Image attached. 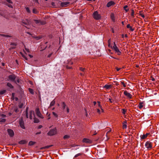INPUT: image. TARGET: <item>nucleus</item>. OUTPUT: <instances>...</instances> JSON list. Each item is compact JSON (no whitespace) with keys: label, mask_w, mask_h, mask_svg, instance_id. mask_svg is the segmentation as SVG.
<instances>
[{"label":"nucleus","mask_w":159,"mask_h":159,"mask_svg":"<svg viewBox=\"0 0 159 159\" xmlns=\"http://www.w3.org/2000/svg\"><path fill=\"white\" fill-rule=\"evenodd\" d=\"M16 78V76L14 74L8 76V79L9 80L12 81H15Z\"/></svg>","instance_id":"5"},{"label":"nucleus","mask_w":159,"mask_h":159,"mask_svg":"<svg viewBox=\"0 0 159 159\" xmlns=\"http://www.w3.org/2000/svg\"><path fill=\"white\" fill-rule=\"evenodd\" d=\"M41 133V132H39L36 133V135L39 134H40Z\"/></svg>","instance_id":"62"},{"label":"nucleus","mask_w":159,"mask_h":159,"mask_svg":"<svg viewBox=\"0 0 159 159\" xmlns=\"http://www.w3.org/2000/svg\"><path fill=\"white\" fill-rule=\"evenodd\" d=\"M6 120L5 119L1 118L0 119V122L4 123L6 121Z\"/></svg>","instance_id":"32"},{"label":"nucleus","mask_w":159,"mask_h":159,"mask_svg":"<svg viewBox=\"0 0 159 159\" xmlns=\"http://www.w3.org/2000/svg\"><path fill=\"white\" fill-rule=\"evenodd\" d=\"M25 114H26V117L27 118H28V113H25Z\"/></svg>","instance_id":"57"},{"label":"nucleus","mask_w":159,"mask_h":159,"mask_svg":"<svg viewBox=\"0 0 159 159\" xmlns=\"http://www.w3.org/2000/svg\"><path fill=\"white\" fill-rule=\"evenodd\" d=\"M26 143V141L24 140H22L19 142V143L20 144H25Z\"/></svg>","instance_id":"18"},{"label":"nucleus","mask_w":159,"mask_h":159,"mask_svg":"<svg viewBox=\"0 0 159 159\" xmlns=\"http://www.w3.org/2000/svg\"><path fill=\"white\" fill-rule=\"evenodd\" d=\"M28 113V107H27L25 109V113Z\"/></svg>","instance_id":"53"},{"label":"nucleus","mask_w":159,"mask_h":159,"mask_svg":"<svg viewBox=\"0 0 159 159\" xmlns=\"http://www.w3.org/2000/svg\"><path fill=\"white\" fill-rule=\"evenodd\" d=\"M42 126L41 125H39V126H38V129H41V128H42Z\"/></svg>","instance_id":"61"},{"label":"nucleus","mask_w":159,"mask_h":159,"mask_svg":"<svg viewBox=\"0 0 159 159\" xmlns=\"http://www.w3.org/2000/svg\"><path fill=\"white\" fill-rule=\"evenodd\" d=\"M20 126L21 127V128H22L23 129H25V127L24 125V123H23V122L21 121H20Z\"/></svg>","instance_id":"20"},{"label":"nucleus","mask_w":159,"mask_h":159,"mask_svg":"<svg viewBox=\"0 0 159 159\" xmlns=\"http://www.w3.org/2000/svg\"><path fill=\"white\" fill-rule=\"evenodd\" d=\"M113 46H111V48L115 51L118 55H120L121 52L118 48L115 42L113 43Z\"/></svg>","instance_id":"1"},{"label":"nucleus","mask_w":159,"mask_h":159,"mask_svg":"<svg viewBox=\"0 0 159 159\" xmlns=\"http://www.w3.org/2000/svg\"><path fill=\"white\" fill-rule=\"evenodd\" d=\"M52 114L53 115L56 117H57L58 116V115L55 113V112H52Z\"/></svg>","instance_id":"39"},{"label":"nucleus","mask_w":159,"mask_h":159,"mask_svg":"<svg viewBox=\"0 0 159 159\" xmlns=\"http://www.w3.org/2000/svg\"><path fill=\"white\" fill-rule=\"evenodd\" d=\"M29 92L32 94H34V90L32 89H31V88H29Z\"/></svg>","instance_id":"27"},{"label":"nucleus","mask_w":159,"mask_h":159,"mask_svg":"<svg viewBox=\"0 0 159 159\" xmlns=\"http://www.w3.org/2000/svg\"><path fill=\"white\" fill-rule=\"evenodd\" d=\"M81 155V154L80 153H78L77 154H76L75 156V157H78L79 156H80Z\"/></svg>","instance_id":"44"},{"label":"nucleus","mask_w":159,"mask_h":159,"mask_svg":"<svg viewBox=\"0 0 159 159\" xmlns=\"http://www.w3.org/2000/svg\"><path fill=\"white\" fill-rule=\"evenodd\" d=\"M57 134V129L55 128L54 129H51L48 133L47 134L49 136H52Z\"/></svg>","instance_id":"3"},{"label":"nucleus","mask_w":159,"mask_h":159,"mask_svg":"<svg viewBox=\"0 0 159 159\" xmlns=\"http://www.w3.org/2000/svg\"><path fill=\"white\" fill-rule=\"evenodd\" d=\"M33 13H35V14L37 13V12L36 10L34 8L33 9Z\"/></svg>","instance_id":"41"},{"label":"nucleus","mask_w":159,"mask_h":159,"mask_svg":"<svg viewBox=\"0 0 159 159\" xmlns=\"http://www.w3.org/2000/svg\"><path fill=\"white\" fill-rule=\"evenodd\" d=\"M93 17L94 19L97 20L100 19L101 17L100 15L97 11L94 12L93 14Z\"/></svg>","instance_id":"2"},{"label":"nucleus","mask_w":159,"mask_h":159,"mask_svg":"<svg viewBox=\"0 0 159 159\" xmlns=\"http://www.w3.org/2000/svg\"><path fill=\"white\" fill-rule=\"evenodd\" d=\"M80 70H81L82 71H84V70H85V68H82V67H80Z\"/></svg>","instance_id":"49"},{"label":"nucleus","mask_w":159,"mask_h":159,"mask_svg":"<svg viewBox=\"0 0 159 159\" xmlns=\"http://www.w3.org/2000/svg\"><path fill=\"white\" fill-rule=\"evenodd\" d=\"M22 22L25 25H28L30 24V21L26 19L25 20H23Z\"/></svg>","instance_id":"12"},{"label":"nucleus","mask_w":159,"mask_h":159,"mask_svg":"<svg viewBox=\"0 0 159 159\" xmlns=\"http://www.w3.org/2000/svg\"><path fill=\"white\" fill-rule=\"evenodd\" d=\"M32 114H34V112L33 111H30V119H32Z\"/></svg>","instance_id":"21"},{"label":"nucleus","mask_w":159,"mask_h":159,"mask_svg":"<svg viewBox=\"0 0 159 159\" xmlns=\"http://www.w3.org/2000/svg\"><path fill=\"white\" fill-rule=\"evenodd\" d=\"M6 92V90H3L0 91V94H3Z\"/></svg>","instance_id":"34"},{"label":"nucleus","mask_w":159,"mask_h":159,"mask_svg":"<svg viewBox=\"0 0 159 159\" xmlns=\"http://www.w3.org/2000/svg\"><path fill=\"white\" fill-rule=\"evenodd\" d=\"M98 102V106H99V107L100 108H101V110H102V112H104V110H103L102 109V106H101L100 105V102Z\"/></svg>","instance_id":"31"},{"label":"nucleus","mask_w":159,"mask_h":159,"mask_svg":"<svg viewBox=\"0 0 159 159\" xmlns=\"http://www.w3.org/2000/svg\"><path fill=\"white\" fill-rule=\"evenodd\" d=\"M145 146L148 149L151 148H152V145L151 143L148 141L146 142Z\"/></svg>","instance_id":"6"},{"label":"nucleus","mask_w":159,"mask_h":159,"mask_svg":"<svg viewBox=\"0 0 159 159\" xmlns=\"http://www.w3.org/2000/svg\"><path fill=\"white\" fill-rule=\"evenodd\" d=\"M134 10H132V12L131 14V16L134 17Z\"/></svg>","instance_id":"40"},{"label":"nucleus","mask_w":159,"mask_h":159,"mask_svg":"<svg viewBox=\"0 0 159 159\" xmlns=\"http://www.w3.org/2000/svg\"><path fill=\"white\" fill-rule=\"evenodd\" d=\"M7 86L11 88H13V86L12 85L9 83H7Z\"/></svg>","instance_id":"26"},{"label":"nucleus","mask_w":159,"mask_h":159,"mask_svg":"<svg viewBox=\"0 0 159 159\" xmlns=\"http://www.w3.org/2000/svg\"><path fill=\"white\" fill-rule=\"evenodd\" d=\"M114 2L112 1H110L107 4V7H109L111 6H112V5H113L114 4Z\"/></svg>","instance_id":"15"},{"label":"nucleus","mask_w":159,"mask_h":159,"mask_svg":"<svg viewBox=\"0 0 159 159\" xmlns=\"http://www.w3.org/2000/svg\"><path fill=\"white\" fill-rule=\"evenodd\" d=\"M14 96H15V93H12L11 96H12V98L13 99V100H14Z\"/></svg>","instance_id":"48"},{"label":"nucleus","mask_w":159,"mask_h":159,"mask_svg":"<svg viewBox=\"0 0 159 159\" xmlns=\"http://www.w3.org/2000/svg\"><path fill=\"white\" fill-rule=\"evenodd\" d=\"M97 112L99 114L100 113V111L99 109H97Z\"/></svg>","instance_id":"55"},{"label":"nucleus","mask_w":159,"mask_h":159,"mask_svg":"<svg viewBox=\"0 0 159 159\" xmlns=\"http://www.w3.org/2000/svg\"><path fill=\"white\" fill-rule=\"evenodd\" d=\"M111 17L112 20L113 21H114L115 20V18L114 14L113 13L111 14Z\"/></svg>","instance_id":"19"},{"label":"nucleus","mask_w":159,"mask_h":159,"mask_svg":"<svg viewBox=\"0 0 159 159\" xmlns=\"http://www.w3.org/2000/svg\"><path fill=\"white\" fill-rule=\"evenodd\" d=\"M111 46H112L111 43V40H108V46L111 47Z\"/></svg>","instance_id":"35"},{"label":"nucleus","mask_w":159,"mask_h":159,"mask_svg":"<svg viewBox=\"0 0 159 159\" xmlns=\"http://www.w3.org/2000/svg\"><path fill=\"white\" fill-rule=\"evenodd\" d=\"M124 94L126 96H127L129 98H131L132 97V96L131 95V94L128 93L127 91H125L124 92Z\"/></svg>","instance_id":"11"},{"label":"nucleus","mask_w":159,"mask_h":159,"mask_svg":"<svg viewBox=\"0 0 159 159\" xmlns=\"http://www.w3.org/2000/svg\"><path fill=\"white\" fill-rule=\"evenodd\" d=\"M66 105L64 102H63L61 104V106L63 110H64L66 107Z\"/></svg>","instance_id":"22"},{"label":"nucleus","mask_w":159,"mask_h":159,"mask_svg":"<svg viewBox=\"0 0 159 159\" xmlns=\"http://www.w3.org/2000/svg\"><path fill=\"white\" fill-rule=\"evenodd\" d=\"M6 1L8 3L6 4V5L9 7L12 8L13 6L12 4L13 3L12 2L11 0H6Z\"/></svg>","instance_id":"7"},{"label":"nucleus","mask_w":159,"mask_h":159,"mask_svg":"<svg viewBox=\"0 0 159 159\" xmlns=\"http://www.w3.org/2000/svg\"><path fill=\"white\" fill-rule=\"evenodd\" d=\"M143 102H140L139 103V108L140 109H141L143 107Z\"/></svg>","instance_id":"29"},{"label":"nucleus","mask_w":159,"mask_h":159,"mask_svg":"<svg viewBox=\"0 0 159 159\" xmlns=\"http://www.w3.org/2000/svg\"><path fill=\"white\" fill-rule=\"evenodd\" d=\"M111 87V85H108L107 84H106L104 86V88H106L107 89H109Z\"/></svg>","instance_id":"24"},{"label":"nucleus","mask_w":159,"mask_h":159,"mask_svg":"<svg viewBox=\"0 0 159 159\" xmlns=\"http://www.w3.org/2000/svg\"><path fill=\"white\" fill-rule=\"evenodd\" d=\"M69 137L70 136H69L66 135L64 136V139H68Z\"/></svg>","instance_id":"37"},{"label":"nucleus","mask_w":159,"mask_h":159,"mask_svg":"<svg viewBox=\"0 0 159 159\" xmlns=\"http://www.w3.org/2000/svg\"><path fill=\"white\" fill-rule=\"evenodd\" d=\"M66 68H67L68 69H70L72 67H71L67 66H66Z\"/></svg>","instance_id":"64"},{"label":"nucleus","mask_w":159,"mask_h":159,"mask_svg":"<svg viewBox=\"0 0 159 159\" xmlns=\"http://www.w3.org/2000/svg\"><path fill=\"white\" fill-rule=\"evenodd\" d=\"M10 44L12 46H14V47H11L10 48V50H11V49H14V48H15L16 46V45H17L16 43H11Z\"/></svg>","instance_id":"13"},{"label":"nucleus","mask_w":159,"mask_h":159,"mask_svg":"<svg viewBox=\"0 0 159 159\" xmlns=\"http://www.w3.org/2000/svg\"><path fill=\"white\" fill-rule=\"evenodd\" d=\"M14 111L16 113H17L19 111V110L18 109V108H16L14 109Z\"/></svg>","instance_id":"45"},{"label":"nucleus","mask_w":159,"mask_h":159,"mask_svg":"<svg viewBox=\"0 0 159 159\" xmlns=\"http://www.w3.org/2000/svg\"><path fill=\"white\" fill-rule=\"evenodd\" d=\"M52 146H53L52 145H50L45 146L44 147L41 148V149H43L48 148H49L50 147Z\"/></svg>","instance_id":"23"},{"label":"nucleus","mask_w":159,"mask_h":159,"mask_svg":"<svg viewBox=\"0 0 159 159\" xmlns=\"http://www.w3.org/2000/svg\"><path fill=\"white\" fill-rule=\"evenodd\" d=\"M35 142L32 141H30L29 143V144L30 145H33L35 143Z\"/></svg>","instance_id":"30"},{"label":"nucleus","mask_w":159,"mask_h":159,"mask_svg":"<svg viewBox=\"0 0 159 159\" xmlns=\"http://www.w3.org/2000/svg\"><path fill=\"white\" fill-rule=\"evenodd\" d=\"M14 82H15L16 83H20V80L19 79H17L16 80H15V81H14Z\"/></svg>","instance_id":"43"},{"label":"nucleus","mask_w":159,"mask_h":159,"mask_svg":"<svg viewBox=\"0 0 159 159\" xmlns=\"http://www.w3.org/2000/svg\"><path fill=\"white\" fill-rule=\"evenodd\" d=\"M122 113L123 114H125V113H126V110H125V109H122Z\"/></svg>","instance_id":"36"},{"label":"nucleus","mask_w":159,"mask_h":159,"mask_svg":"<svg viewBox=\"0 0 159 159\" xmlns=\"http://www.w3.org/2000/svg\"><path fill=\"white\" fill-rule=\"evenodd\" d=\"M25 50L28 52H30V50H29V49L27 48H25Z\"/></svg>","instance_id":"51"},{"label":"nucleus","mask_w":159,"mask_h":159,"mask_svg":"<svg viewBox=\"0 0 159 159\" xmlns=\"http://www.w3.org/2000/svg\"><path fill=\"white\" fill-rule=\"evenodd\" d=\"M26 9L27 11L28 12L30 13V10L29 7H27L26 8Z\"/></svg>","instance_id":"47"},{"label":"nucleus","mask_w":159,"mask_h":159,"mask_svg":"<svg viewBox=\"0 0 159 159\" xmlns=\"http://www.w3.org/2000/svg\"><path fill=\"white\" fill-rule=\"evenodd\" d=\"M124 36L125 37H127V35L126 34H125V35H123V34L122 35V37L123 38H124Z\"/></svg>","instance_id":"56"},{"label":"nucleus","mask_w":159,"mask_h":159,"mask_svg":"<svg viewBox=\"0 0 159 159\" xmlns=\"http://www.w3.org/2000/svg\"><path fill=\"white\" fill-rule=\"evenodd\" d=\"M69 3V2H62L61 3V5L63 7H66Z\"/></svg>","instance_id":"10"},{"label":"nucleus","mask_w":159,"mask_h":159,"mask_svg":"<svg viewBox=\"0 0 159 159\" xmlns=\"http://www.w3.org/2000/svg\"><path fill=\"white\" fill-rule=\"evenodd\" d=\"M0 36L3 37H9L11 38V39H12V36L11 35H3V34H0Z\"/></svg>","instance_id":"17"},{"label":"nucleus","mask_w":159,"mask_h":159,"mask_svg":"<svg viewBox=\"0 0 159 159\" xmlns=\"http://www.w3.org/2000/svg\"><path fill=\"white\" fill-rule=\"evenodd\" d=\"M151 80L153 81H155V79L154 78H153L152 77Z\"/></svg>","instance_id":"59"},{"label":"nucleus","mask_w":159,"mask_h":159,"mask_svg":"<svg viewBox=\"0 0 159 159\" xmlns=\"http://www.w3.org/2000/svg\"><path fill=\"white\" fill-rule=\"evenodd\" d=\"M148 134L147 133L145 134H143V135H141L140 137L141 139H145L148 136Z\"/></svg>","instance_id":"14"},{"label":"nucleus","mask_w":159,"mask_h":159,"mask_svg":"<svg viewBox=\"0 0 159 159\" xmlns=\"http://www.w3.org/2000/svg\"><path fill=\"white\" fill-rule=\"evenodd\" d=\"M1 116H2V117H6V115H4V114H2L1 115Z\"/></svg>","instance_id":"54"},{"label":"nucleus","mask_w":159,"mask_h":159,"mask_svg":"<svg viewBox=\"0 0 159 159\" xmlns=\"http://www.w3.org/2000/svg\"><path fill=\"white\" fill-rule=\"evenodd\" d=\"M109 101L111 103H112L113 102L111 101V98L109 99Z\"/></svg>","instance_id":"63"},{"label":"nucleus","mask_w":159,"mask_h":159,"mask_svg":"<svg viewBox=\"0 0 159 159\" xmlns=\"http://www.w3.org/2000/svg\"><path fill=\"white\" fill-rule=\"evenodd\" d=\"M37 38L38 39H43L42 36H39V37H37Z\"/></svg>","instance_id":"52"},{"label":"nucleus","mask_w":159,"mask_h":159,"mask_svg":"<svg viewBox=\"0 0 159 159\" xmlns=\"http://www.w3.org/2000/svg\"><path fill=\"white\" fill-rule=\"evenodd\" d=\"M83 142L84 143H92V141L88 139L84 138L83 140Z\"/></svg>","instance_id":"9"},{"label":"nucleus","mask_w":159,"mask_h":159,"mask_svg":"<svg viewBox=\"0 0 159 159\" xmlns=\"http://www.w3.org/2000/svg\"><path fill=\"white\" fill-rule=\"evenodd\" d=\"M55 101H54V100H53V101H52L50 103V107H51V106H53V105H54L55 104Z\"/></svg>","instance_id":"28"},{"label":"nucleus","mask_w":159,"mask_h":159,"mask_svg":"<svg viewBox=\"0 0 159 159\" xmlns=\"http://www.w3.org/2000/svg\"><path fill=\"white\" fill-rule=\"evenodd\" d=\"M126 27L127 28L129 29L131 31H133L134 30V29L132 28V27L130 26L129 24H128Z\"/></svg>","instance_id":"16"},{"label":"nucleus","mask_w":159,"mask_h":159,"mask_svg":"<svg viewBox=\"0 0 159 159\" xmlns=\"http://www.w3.org/2000/svg\"><path fill=\"white\" fill-rule=\"evenodd\" d=\"M7 132L9 135L11 137H13L14 135L13 131L11 129H8L7 130Z\"/></svg>","instance_id":"8"},{"label":"nucleus","mask_w":159,"mask_h":159,"mask_svg":"<svg viewBox=\"0 0 159 159\" xmlns=\"http://www.w3.org/2000/svg\"><path fill=\"white\" fill-rule=\"evenodd\" d=\"M121 84L123 85L124 87H125L126 86L124 82L123 81H120Z\"/></svg>","instance_id":"38"},{"label":"nucleus","mask_w":159,"mask_h":159,"mask_svg":"<svg viewBox=\"0 0 159 159\" xmlns=\"http://www.w3.org/2000/svg\"><path fill=\"white\" fill-rule=\"evenodd\" d=\"M39 120L37 118H36L35 117L34 118V122L35 123H38L39 122Z\"/></svg>","instance_id":"25"},{"label":"nucleus","mask_w":159,"mask_h":159,"mask_svg":"<svg viewBox=\"0 0 159 159\" xmlns=\"http://www.w3.org/2000/svg\"><path fill=\"white\" fill-rule=\"evenodd\" d=\"M23 106V103H21L19 105V107L20 108H21Z\"/></svg>","instance_id":"46"},{"label":"nucleus","mask_w":159,"mask_h":159,"mask_svg":"<svg viewBox=\"0 0 159 159\" xmlns=\"http://www.w3.org/2000/svg\"><path fill=\"white\" fill-rule=\"evenodd\" d=\"M37 115L39 117L43 119V117L41 113L39 108H37L35 110Z\"/></svg>","instance_id":"4"},{"label":"nucleus","mask_w":159,"mask_h":159,"mask_svg":"<svg viewBox=\"0 0 159 159\" xmlns=\"http://www.w3.org/2000/svg\"><path fill=\"white\" fill-rule=\"evenodd\" d=\"M127 127L126 124H123V129H126Z\"/></svg>","instance_id":"42"},{"label":"nucleus","mask_w":159,"mask_h":159,"mask_svg":"<svg viewBox=\"0 0 159 159\" xmlns=\"http://www.w3.org/2000/svg\"><path fill=\"white\" fill-rule=\"evenodd\" d=\"M108 132H107V133H106V136L107 137V139H109V138L108 137Z\"/></svg>","instance_id":"58"},{"label":"nucleus","mask_w":159,"mask_h":159,"mask_svg":"<svg viewBox=\"0 0 159 159\" xmlns=\"http://www.w3.org/2000/svg\"><path fill=\"white\" fill-rule=\"evenodd\" d=\"M139 15L143 18L145 17L144 15L142 13L139 14Z\"/></svg>","instance_id":"50"},{"label":"nucleus","mask_w":159,"mask_h":159,"mask_svg":"<svg viewBox=\"0 0 159 159\" xmlns=\"http://www.w3.org/2000/svg\"><path fill=\"white\" fill-rule=\"evenodd\" d=\"M128 7V6H127V5H126L124 7V10H125V11L126 12H128V11L129 10V9H126V8H127Z\"/></svg>","instance_id":"33"},{"label":"nucleus","mask_w":159,"mask_h":159,"mask_svg":"<svg viewBox=\"0 0 159 159\" xmlns=\"http://www.w3.org/2000/svg\"><path fill=\"white\" fill-rule=\"evenodd\" d=\"M52 54V53H50L48 55V57H50L51 56Z\"/></svg>","instance_id":"60"}]
</instances>
